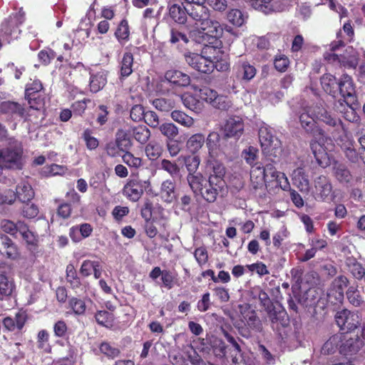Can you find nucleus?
Wrapping results in <instances>:
<instances>
[{"label": "nucleus", "mask_w": 365, "mask_h": 365, "mask_svg": "<svg viewBox=\"0 0 365 365\" xmlns=\"http://www.w3.org/2000/svg\"><path fill=\"white\" fill-rule=\"evenodd\" d=\"M225 168L219 163H215L212 166V171L210 173L208 180L204 177L200 180L198 190L191 188L194 193L200 195L202 197L208 202H214L219 195H222L226 189L224 176Z\"/></svg>", "instance_id": "f03ea898"}, {"label": "nucleus", "mask_w": 365, "mask_h": 365, "mask_svg": "<svg viewBox=\"0 0 365 365\" xmlns=\"http://www.w3.org/2000/svg\"><path fill=\"white\" fill-rule=\"evenodd\" d=\"M123 162L129 167L138 168L142 165V160L140 158L135 157L130 152L126 151L122 156Z\"/></svg>", "instance_id": "864d4df0"}, {"label": "nucleus", "mask_w": 365, "mask_h": 365, "mask_svg": "<svg viewBox=\"0 0 365 365\" xmlns=\"http://www.w3.org/2000/svg\"><path fill=\"white\" fill-rule=\"evenodd\" d=\"M329 50L331 53H329L327 51L324 54V58L328 62H335L336 61H339V55L335 53V51H338L341 47L344 46V43L341 40L335 41L332 42L329 46Z\"/></svg>", "instance_id": "a18cd8bd"}, {"label": "nucleus", "mask_w": 365, "mask_h": 365, "mask_svg": "<svg viewBox=\"0 0 365 365\" xmlns=\"http://www.w3.org/2000/svg\"><path fill=\"white\" fill-rule=\"evenodd\" d=\"M25 205L22 209V215L26 218H34L38 214V208L37 205L34 203L29 204V202L24 203Z\"/></svg>", "instance_id": "bf43d9fd"}, {"label": "nucleus", "mask_w": 365, "mask_h": 365, "mask_svg": "<svg viewBox=\"0 0 365 365\" xmlns=\"http://www.w3.org/2000/svg\"><path fill=\"white\" fill-rule=\"evenodd\" d=\"M348 279L346 277L340 275L334 279L332 286L336 289L337 299H341L344 296V290L348 285Z\"/></svg>", "instance_id": "09e8293b"}, {"label": "nucleus", "mask_w": 365, "mask_h": 365, "mask_svg": "<svg viewBox=\"0 0 365 365\" xmlns=\"http://www.w3.org/2000/svg\"><path fill=\"white\" fill-rule=\"evenodd\" d=\"M242 314L243 320L251 329L259 331L261 329V322L256 312L251 309L248 304L242 306Z\"/></svg>", "instance_id": "5701e85b"}, {"label": "nucleus", "mask_w": 365, "mask_h": 365, "mask_svg": "<svg viewBox=\"0 0 365 365\" xmlns=\"http://www.w3.org/2000/svg\"><path fill=\"white\" fill-rule=\"evenodd\" d=\"M24 13L20 11L19 14L11 15L2 22L0 27L1 36L8 43L18 38L20 33L19 25L24 21Z\"/></svg>", "instance_id": "423d86ee"}, {"label": "nucleus", "mask_w": 365, "mask_h": 365, "mask_svg": "<svg viewBox=\"0 0 365 365\" xmlns=\"http://www.w3.org/2000/svg\"><path fill=\"white\" fill-rule=\"evenodd\" d=\"M0 252L5 254L8 258L16 259L19 256L17 247L6 235L0 234Z\"/></svg>", "instance_id": "b1692460"}, {"label": "nucleus", "mask_w": 365, "mask_h": 365, "mask_svg": "<svg viewBox=\"0 0 365 365\" xmlns=\"http://www.w3.org/2000/svg\"><path fill=\"white\" fill-rule=\"evenodd\" d=\"M251 6L266 14L284 9V4L279 0H250Z\"/></svg>", "instance_id": "dca6fc26"}, {"label": "nucleus", "mask_w": 365, "mask_h": 365, "mask_svg": "<svg viewBox=\"0 0 365 365\" xmlns=\"http://www.w3.org/2000/svg\"><path fill=\"white\" fill-rule=\"evenodd\" d=\"M43 88L40 81L35 80L31 83L28 84L26 88V97L28 100L30 107L34 109H39L40 102H36V93L41 91Z\"/></svg>", "instance_id": "4be33fe9"}, {"label": "nucleus", "mask_w": 365, "mask_h": 365, "mask_svg": "<svg viewBox=\"0 0 365 365\" xmlns=\"http://www.w3.org/2000/svg\"><path fill=\"white\" fill-rule=\"evenodd\" d=\"M172 119L186 128H190L194 124V119L180 110H173L171 113Z\"/></svg>", "instance_id": "e433bc0d"}, {"label": "nucleus", "mask_w": 365, "mask_h": 365, "mask_svg": "<svg viewBox=\"0 0 365 365\" xmlns=\"http://www.w3.org/2000/svg\"><path fill=\"white\" fill-rule=\"evenodd\" d=\"M14 287L13 281L5 274H0V299L11 295Z\"/></svg>", "instance_id": "f704fd0d"}, {"label": "nucleus", "mask_w": 365, "mask_h": 365, "mask_svg": "<svg viewBox=\"0 0 365 365\" xmlns=\"http://www.w3.org/2000/svg\"><path fill=\"white\" fill-rule=\"evenodd\" d=\"M336 324L342 331H351L360 324V318L357 313L342 309L335 315Z\"/></svg>", "instance_id": "9b49d317"}, {"label": "nucleus", "mask_w": 365, "mask_h": 365, "mask_svg": "<svg viewBox=\"0 0 365 365\" xmlns=\"http://www.w3.org/2000/svg\"><path fill=\"white\" fill-rule=\"evenodd\" d=\"M96 319L99 324L109 327L113 324V316L107 311H99L96 314Z\"/></svg>", "instance_id": "8fccbe9b"}, {"label": "nucleus", "mask_w": 365, "mask_h": 365, "mask_svg": "<svg viewBox=\"0 0 365 365\" xmlns=\"http://www.w3.org/2000/svg\"><path fill=\"white\" fill-rule=\"evenodd\" d=\"M130 135L140 143H145L150 137V130L145 125H138L131 128Z\"/></svg>", "instance_id": "2f4dec72"}, {"label": "nucleus", "mask_w": 365, "mask_h": 365, "mask_svg": "<svg viewBox=\"0 0 365 365\" xmlns=\"http://www.w3.org/2000/svg\"><path fill=\"white\" fill-rule=\"evenodd\" d=\"M48 333L47 331L43 329L38 334L37 342L38 348L43 349L45 351L49 352L51 346L48 344Z\"/></svg>", "instance_id": "6e6d98bb"}, {"label": "nucleus", "mask_w": 365, "mask_h": 365, "mask_svg": "<svg viewBox=\"0 0 365 365\" xmlns=\"http://www.w3.org/2000/svg\"><path fill=\"white\" fill-rule=\"evenodd\" d=\"M199 97L217 109L227 110L232 106V101L227 96L218 95L215 90L207 86L199 89Z\"/></svg>", "instance_id": "39448f33"}, {"label": "nucleus", "mask_w": 365, "mask_h": 365, "mask_svg": "<svg viewBox=\"0 0 365 365\" xmlns=\"http://www.w3.org/2000/svg\"><path fill=\"white\" fill-rule=\"evenodd\" d=\"M159 168L166 171L172 178H177L180 175V168L175 162L163 159L159 164Z\"/></svg>", "instance_id": "4c0bfd02"}, {"label": "nucleus", "mask_w": 365, "mask_h": 365, "mask_svg": "<svg viewBox=\"0 0 365 365\" xmlns=\"http://www.w3.org/2000/svg\"><path fill=\"white\" fill-rule=\"evenodd\" d=\"M227 19L234 26H241L245 24L247 16L239 9H232L227 13Z\"/></svg>", "instance_id": "79ce46f5"}, {"label": "nucleus", "mask_w": 365, "mask_h": 365, "mask_svg": "<svg viewBox=\"0 0 365 365\" xmlns=\"http://www.w3.org/2000/svg\"><path fill=\"white\" fill-rule=\"evenodd\" d=\"M115 142L118 148L123 151L130 149L132 145L130 140L124 132L118 133Z\"/></svg>", "instance_id": "3c124183"}, {"label": "nucleus", "mask_w": 365, "mask_h": 365, "mask_svg": "<svg viewBox=\"0 0 365 365\" xmlns=\"http://www.w3.org/2000/svg\"><path fill=\"white\" fill-rule=\"evenodd\" d=\"M255 67L247 61L239 62L237 66V77L245 81H250L256 75Z\"/></svg>", "instance_id": "bb28decb"}, {"label": "nucleus", "mask_w": 365, "mask_h": 365, "mask_svg": "<svg viewBox=\"0 0 365 365\" xmlns=\"http://www.w3.org/2000/svg\"><path fill=\"white\" fill-rule=\"evenodd\" d=\"M158 128L161 134L168 140H173L179 133L178 128L172 123H164Z\"/></svg>", "instance_id": "37998d69"}, {"label": "nucleus", "mask_w": 365, "mask_h": 365, "mask_svg": "<svg viewBox=\"0 0 365 365\" xmlns=\"http://www.w3.org/2000/svg\"><path fill=\"white\" fill-rule=\"evenodd\" d=\"M9 193L15 197V200L17 199L22 203L29 202L35 194L31 185L25 180H22L17 185L15 193L11 191Z\"/></svg>", "instance_id": "a211bd4d"}, {"label": "nucleus", "mask_w": 365, "mask_h": 365, "mask_svg": "<svg viewBox=\"0 0 365 365\" xmlns=\"http://www.w3.org/2000/svg\"><path fill=\"white\" fill-rule=\"evenodd\" d=\"M289 236V232L286 227L282 226L279 230L273 236V245L276 247H279L284 240Z\"/></svg>", "instance_id": "680f3d73"}, {"label": "nucleus", "mask_w": 365, "mask_h": 365, "mask_svg": "<svg viewBox=\"0 0 365 365\" xmlns=\"http://www.w3.org/2000/svg\"><path fill=\"white\" fill-rule=\"evenodd\" d=\"M21 154L20 148L14 146L0 150V167L20 169L21 168Z\"/></svg>", "instance_id": "1a4fd4ad"}, {"label": "nucleus", "mask_w": 365, "mask_h": 365, "mask_svg": "<svg viewBox=\"0 0 365 365\" xmlns=\"http://www.w3.org/2000/svg\"><path fill=\"white\" fill-rule=\"evenodd\" d=\"M337 88L339 89L340 94L344 98L345 104L339 101L338 103L341 108L338 105H336V109L339 112L344 113V117L346 120L349 121L356 120L357 116L353 107V104L356 101V91L352 78L346 74L343 75L337 84Z\"/></svg>", "instance_id": "7ed1b4c3"}, {"label": "nucleus", "mask_w": 365, "mask_h": 365, "mask_svg": "<svg viewBox=\"0 0 365 365\" xmlns=\"http://www.w3.org/2000/svg\"><path fill=\"white\" fill-rule=\"evenodd\" d=\"M242 158L250 167L258 165L260 163L259 159V150L254 146H249L242 152Z\"/></svg>", "instance_id": "72a5a7b5"}, {"label": "nucleus", "mask_w": 365, "mask_h": 365, "mask_svg": "<svg viewBox=\"0 0 365 365\" xmlns=\"http://www.w3.org/2000/svg\"><path fill=\"white\" fill-rule=\"evenodd\" d=\"M274 130L263 123L259 129V140L263 152L271 153L280 147V140L274 135Z\"/></svg>", "instance_id": "6e6552de"}, {"label": "nucleus", "mask_w": 365, "mask_h": 365, "mask_svg": "<svg viewBox=\"0 0 365 365\" xmlns=\"http://www.w3.org/2000/svg\"><path fill=\"white\" fill-rule=\"evenodd\" d=\"M129 27L126 20H122L118 25L115 36L119 43L123 46L129 40Z\"/></svg>", "instance_id": "c9c22d12"}, {"label": "nucleus", "mask_w": 365, "mask_h": 365, "mask_svg": "<svg viewBox=\"0 0 365 365\" xmlns=\"http://www.w3.org/2000/svg\"><path fill=\"white\" fill-rule=\"evenodd\" d=\"M334 175L336 179L341 183H349L352 179L350 171L343 164L335 165Z\"/></svg>", "instance_id": "58836bf2"}, {"label": "nucleus", "mask_w": 365, "mask_h": 365, "mask_svg": "<svg viewBox=\"0 0 365 365\" xmlns=\"http://www.w3.org/2000/svg\"><path fill=\"white\" fill-rule=\"evenodd\" d=\"M145 152L150 160H155L160 156L163 148L159 143L152 140L145 146Z\"/></svg>", "instance_id": "ea45409f"}, {"label": "nucleus", "mask_w": 365, "mask_h": 365, "mask_svg": "<svg viewBox=\"0 0 365 365\" xmlns=\"http://www.w3.org/2000/svg\"><path fill=\"white\" fill-rule=\"evenodd\" d=\"M170 83L172 85L180 87L187 86L190 83V76L178 70H169L165 72L164 79L157 85L156 90L160 93H165L168 89H163V86L165 83Z\"/></svg>", "instance_id": "9d476101"}, {"label": "nucleus", "mask_w": 365, "mask_h": 365, "mask_svg": "<svg viewBox=\"0 0 365 365\" xmlns=\"http://www.w3.org/2000/svg\"><path fill=\"white\" fill-rule=\"evenodd\" d=\"M69 305L76 314H82L86 311V304L84 301L78 298H72L69 301Z\"/></svg>", "instance_id": "13d9d810"}, {"label": "nucleus", "mask_w": 365, "mask_h": 365, "mask_svg": "<svg viewBox=\"0 0 365 365\" xmlns=\"http://www.w3.org/2000/svg\"><path fill=\"white\" fill-rule=\"evenodd\" d=\"M187 13L189 16V24H193L195 29H190L189 31L190 38L192 41L201 43L203 42V35L200 31L201 26L207 24V20L210 18V10L205 4L192 6L191 8L187 9Z\"/></svg>", "instance_id": "20e7f679"}, {"label": "nucleus", "mask_w": 365, "mask_h": 365, "mask_svg": "<svg viewBox=\"0 0 365 365\" xmlns=\"http://www.w3.org/2000/svg\"><path fill=\"white\" fill-rule=\"evenodd\" d=\"M179 159L184 161L186 169L188 172L187 180L190 188L198 190L200 180H202L203 175L197 170L200 163V159L197 155L180 156Z\"/></svg>", "instance_id": "0eeeda50"}, {"label": "nucleus", "mask_w": 365, "mask_h": 365, "mask_svg": "<svg viewBox=\"0 0 365 365\" xmlns=\"http://www.w3.org/2000/svg\"><path fill=\"white\" fill-rule=\"evenodd\" d=\"M185 61L192 68L204 73H210L214 70L213 60L201 54L189 53L185 55Z\"/></svg>", "instance_id": "f8f14e48"}, {"label": "nucleus", "mask_w": 365, "mask_h": 365, "mask_svg": "<svg viewBox=\"0 0 365 365\" xmlns=\"http://www.w3.org/2000/svg\"><path fill=\"white\" fill-rule=\"evenodd\" d=\"M88 103H91V100L88 98L74 102L71 106L73 113L81 115L85 112Z\"/></svg>", "instance_id": "e2e57ef3"}, {"label": "nucleus", "mask_w": 365, "mask_h": 365, "mask_svg": "<svg viewBox=\"0 0 365 365\" xmlns=\"http://www.w3.org/2000/svg\"><path fill=\"white\" fill-rule=\"evenodd\" d=\"M67 168L63 165L52 164L44 168L43 172L49 175H63L66 173Z\"/></svg>", "instance_id": "69168bd1"}, {"label": "nucleus", "mask_w": 365, "mask_h": 365, "mask_svg": "<svg viewBox=\"0 0 365 365\" xmlns=\"http://www.w3.org/2000/svg\"><path fill=\"white\" fill-rule=\"evenodd\" d=\"M204 143V135L201 133H196L190 137L187 141L186 145L192 153H195L202 148Z\"/></svg>", "instance_id": "a19ab883"}, {"label": "nucleus", "mask_w": 365, "mask_h": 365, "mask_svg": "<svg viewBox=\"0 0 365 365\" xmlns=\"http://www.w3.org/2000/svg\"><path fill=\"white\" fill-rule=\"evenodd\" d=\"M100 350L102 354L110 358H115L118 356L120 353L117 348L112 346L107 342H103L101 344Z\"/></svg>", "instance_id": "052dcab7"}, {"label": "nucleus", "mask_w": 365, "mask_h": 365, "mask_svg": "<svg viewBox=\"0 0 365 365\" xmlns=\"http://www.w3.org/2000/svg\"><path fill=\"white\" fill-rule=\"evenodd\" d=\"M119 64L120 76L122 78L128 77L133 73V54L130 52H125Z\"/></svg>", "instance_id": "c85d7f7f"}, {"label": "nucleus", "mask_w": 365, "mask_h": 365, "mask_svg": "<svg viewBox=\"0 0 365 365\" xmlns=\"http://www.w3.org/2000/svg\"><path fill=\"white\" fill-rule=\"evenodd\" d=\"M221 130L226 138H239L244 130L242 119L239 116L229 117L222 125Z\"/></svg>", "instance_id": "4468645a"}, {"label": "nucleus", "mask_w": 365, "mask_h": 365, "mask_svg": "<svg viewBox=\"0 0 365 365\" xmlns=\"http://www.w3.org/2000/svg\"><path fill=\"white\" fill-rule=\"evenodd\" d=\"M266 312L274 330H279L280 327H286L288 324V316L282 307L273 306Z\"/></svg>", "instance_id": "2eb2a0df"}, {"label": "nucleus", "mask_w": 365, "mask_h": 365, "mask_svg": "<svg viewBox=\"0 0 365 365\" xmlns=\"http://www.w3.org/2000/svg\"><path fill=\"white\" fill-rule=\"evenodd\" d=\"M266 174L262 163L250 167V181L255 190L262 188L265 183Z\"/></svg>", "instance_id": "412c9836"}, {"label": "nucleus", "mask_w": 365, "mask_h": 365, "mask_svg": "<svg viewBox=\"0 0 365 365\" xmlns=\"http://www.w3.org/2000/svg\"><path fill=\"white\" fill-rule=\"evenodd\" d=\"M343 334H337L331 336L323 345L321 349V354L323 355H329L339 350V344L342 342Z\"/></svg>", "instance_id": "cd10ccee"}, {"label": "nucleus", "mask_w": 365, "mask_h": 365, "mask_svg": "<svg viewBox=\"0 0 365 365\" xmlns=\"http://www.w3.org/2000/svg\"><path fill=\"white\" fill-rule=\"evenodd\" d=\"M1 227L5 232L17 237L19 233V222L14 223L11 220H4L1 222Z\"/></svg>", "instance_id": "603ef678"}, {"label": "nucleus", "mask_w": 365, "mask_h": 365, "mask_svg": "<svg viewBox=\"0 0 365 365\" xmlns=\"http://www.w3.org/2000/svg\"><path fill=\"white\" fill-rule=\"evenodd\" d=\"M346 295L349 301L353 305L358 307L363 302L361 297L359 294V291L353 287H350L347 292Z\"/></svg>", "instance_id": "4d7b16f0"}, {"label": "nucleus", "mask_w": 365, "mask_h": 365, "mask_svg": "<svg viewBox=\"0 0 365 365\" xmlns=\"http://www.w3.org/2000/svg\"><path fill=\"white\" fill-rule=\"evenodd\" d=\"M160 197L164 201L170 202L175 198V184L170 180L163 182L160 188Z\"/></svg>", "instance_id": "473e14b6"}, {"label": "nucleus", "mask_w": 365, "mask_h": 365, "mask_svg": "<svg viewBox=\"0 0 365 365\" xmlns=\"http://www.w3.org/2000/svg\"><path fill=\"white\" fill-rule=\"evenodd\" d=\"M27 319V314L24 311H19L15 317H5L3 320V325L8 331H14L15 329L21 330Z\"/></svg>", "instance_id": "aec40b11"}, {"label": "nucleus", "mask_w": 365, "mask_h": 365, "mask_svg": "<svg viewBox=\"0 0 365 365\" xmlns=\"http://www.w3.org/2000/svg\"><path fill=\"white\" fill-rule=\"evenodd\" d=\"M293 183L302 192H308L309 190V181L308 176L305 174L302 168L295 169L292 174Z\"/></svg>", "instance_id": "a878e982"}, {"label": "nucleus", "mask_w": 365, "mask_h": 365, "mask_svg": "<svg viewBox=\"0 0 365 365\" xmlns=\"http://www.w3.org/2000/svg\"><path fill=\"white\" fill-rule=\"evenodd\" d=\"M145 110L141 105H135L130 110V118L133 121L138 122L144 118Z\"/></svg>", "instance_id": "338daca9"}, {"label": "nucleus", "mask_w": 365, "mask_h": 365, "mask_svg": "<svg viewBox=\"0 0 365 365\" xmlns=\"http://www.w3.org/2000/svg\"><path fill=\"white\" fill-rule=\"evenodd\" d=\"M340 344L339 352L344 356H351L360 349L362 341L358 336L351 338L343 334V340Z\"/></svg>", "instance_id": "6ab92c4d"}, {"label": "nucleus", "mask_w": 365, "mask_h": 365, "mask_svg": "<svg viewBox=\"0 0 365 365\" xmlns=\"http://www.w3.org/2000/svg\"><path fill=\"white\" fill-rule=\"evenodd\" d=\"M152 104L157 110L162 112H169L175 106L173 100L163 98L154 99Z\"/></svg>", "instance_id": "49530a36"}, {"label": "nucleus", "mask_w": 365, "mask_h": 365, "mask_svg": "<svg viewBox=\"0 0 365 365\" xmlns=\"http://www.w3.org/2000/svg\"><path fill=\"white\" fill-rule=\"evenodd\" d=\"M150 186L148 180H132L128 182L123 187V195L130 200L137 202Z\"/></svg>", "instance_id": "ddd939ff"}, {"label": "nucleus", "mask_w": 365, "mask_h": 365, "mask_svg": "<svg viewBox=\"0 0 365 365\" xmlns=\"http://www.w3.org/2000/svg\"><path fill=\"white\" fill-rule=\"evenodd\" d=\"M98 261L84 260L82 262L80 273L83 277H88L91 274L95 266Z\"/></svg>", "instance_id": "0e129e2a"}, {"label": "nucleus", "mask_w": 365, "mask_h": 365, "mask_svg": "<svg viewBox=\"0 0 365 365\" xmlns=\"http://www.w3.org/2000/svg\"><path fill=\"white\" fill-rule=\"evenodd\" d=\"M18 234L25 240L28 245L36 246L37 245V236L29 229L27 225L24 222L19 221Z\"/></svg>", "instance_id": "c756f323"}, {"label": "nucleus", "mask_w": 365, "mask_h": 365, "mask_svg": "<svg viewBox=\"0 0 365 365\" xmlns=\"http://www.w3.org/2000/svg\"><path fill=\"white\" fill-rule=\"evenodd\" d=\"M169 15L170 18L178 24H185L187 21V9L182 8L177 4L169 6Z\"/></svg>", "instance_id": "7c9ffc66"}, {"label": "nucleus", "mask_w": 365, "mask_h": 365, "mask_svg": "<svg viewBox=\"0 0 365 365\" xmlns=\"http://www.w3.org/2000/svg\"><path fill=\"white\" fill-rule=\"evenodd\" d=\"M316 199L326 201L332 192V185L324 175H320L314 180Z\"/></svg>", "instance_id": "f3484780"}, {"label": "nucleus", "mask_w": 365, "mask_h": 365, "mask_svg": "<svg viewBox=\"0 0 365 365\" xmlns=\"http://www.w3.org/2000/svg\"><path fill=\"white\" fill-rule=\"evenodd\" d=\"M143 119L150 127L154 128L159 127V118L154 111L145 112Z\"/></svg>", "instance_id": "774afa93"}, {"label": "nucleus", "mask_w": 365, "mask_h": 365, "mask_svg": "<svg viewBox=\"0 0 365 365\" xmlns=\"http://www.w3.org/2000/svg\"><path fill=\"white\" fill-rule=\"evenodd\" d=\"M299 115L302 127L308 133L312 134L309 146L317 163L322 168H327L331 164L329 156L327 151L325 143L331 140L326 136L324 130L316 125V120H320L334 128L331 134L337 142H344L348 140L347 132L341 121L331 115L322 106H309L303 101L299 107L294 108Z\"/></svg>", "instance_id": "f257e3e1"}, {"label": "nucleus", "mask_w": 365, "mask_h": 365, "mask_svg": "<svg viewBox=\"0 0 365 365\" xmlns=\"http://www.w3.org/2000/svg\"><path fill=\"white\" fill-rule=\"evenodd\" d=\"M200 31L203 35V40L205 39V34L215 38H219L223 34V29L220 22L211 19L210 18L207 20V24L205 26H201Z\"/></svg>", "instance_id": "393cba45"}, {"label": "nucleus", "mask_w": 365, "mask_h": 365, "mask_svg": "<svg viewBox=\"0 0 365 365\" xmlns=\"http://www.w3.org/2000/svg\"><path fill=\"white\" fill-rule=\"evenodd\" d=\"M321 83L325 92L334 95L335 93L334 88L337 87L336 78L331 74H324L321 78Z\"/></svg>", "instance_id": "c03bdc74"}, {"label": "nucleus", "mask_w": 365, "mask_h": 365, "mask_svg": "<svg viewBox=\"0 0 365 365\" xmlns=\"http://www.w3.org/2000/svg\"><path fill=\"white\" fill-rule=\"evenodd\" d=\"M274 68L279 72H284L289 65V58L284 54H278L274 61Z\"/></svg>", "instance_id": "5fc2aeb1"}, {"label": "nucleus", "mask_w": 365, "mask_h": 365, "mask_svg": "<svg viewBox=\"0 0 365 365\" xmlns=\"http://www.w3.org/2000/svg\"><path fill=\"white\" fill-rule=\"evenodd\" d=\"M106 83V78L101 73L92 75L90 79V89L93 93L99 91Z\"/></svg>", "instance_id": "de8ad7c7"}]
</instances>
